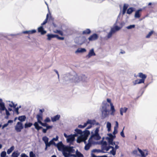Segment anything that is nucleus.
Returning a JSON list of instances; mask_svg holds the SVG:
<instances>
[{
  "label": "nucleus",
  "mask_w": 157,
  "mask_h": 157,
  "mask_svg": "<svg viewBox=\"0 0 157 157\" xmlns=\"http://www.w3.org/2000/svg\"><path fill=\"white\" fill-rule=\"evenodd\" d=\"M104 138V137H103L102 140L100 142L101 145V151L103 153H106L110 149L112 148V150L110 151V153L113 155H114L116 153V150L119 148V146H118L119 144V142L118 141L113 142V144L111 145L113 146L115 145V147L111 146H107V142L105 141H103Z\"/></svg>",
  "instance_id": "nucleus-1"
},
{
  "label": "nucleus",
  "mask_w": 157,
  "mask_h": 157,
  "mask_svg": "<svg viewBox=\"0 0 157 157\" xmlns=\"http://www.w3.org/2000/svg\"><path fill=\"white\" fill-rule=\"evenodd\" d=\"M62 154L64 157H70L74 156L75 157H82V155L79 152L78 150L75 151L73 147H72L67 146L62 151Z\"/></svg>",
  "instance_id": "nucleus-2"
},
{
  "label": "nucleus",
  "mask_w": 157,
  "mask_h": 157,
  "mask_svg": "<svg viewBox=\"0 0 157 157\" xmlns=\"http://www.w3.org/2000/svg\"><path fill=\"white\" fill-rule=\"evenodd\" d=\"M100 127L97 128L94 132H92V135L89 140L88 143L85 147V149L88 150L92 144H94L96 143V140H98L101 139L98 134Z\"/></svg>",
  "instance_id": "nucleus-3"
},
{
  "label": "nucleus",
  "mask_w": 157,
  "mask_h": 157,
  "mask_svg": "<svg viewBox=\"0 0 157 157\" xmlns=\"http://www.w3.org/2000/svg\"><path fill=\"white\" fill-rule=\"evenodd\" d=\"M75 131L78 135H79L77 139V142L78 143H80L82 141L85 142L90 134V131L87 130H86L82 132L81 130L76 128Z\"/></svg>",
  "instance_id": "nucleus-4"
},
{
  "label": "nucleus",
  "mask_w": 157,
  "mask_h": 157,
  "mask_svg": "<svg viewBox=\"0 0 157 157\" xmlns=\"http://www.w3.org/2000/svg\"><path fill=\"white\" fill-rule=\"evenodd\" d=\"M117 132V129L114 128L113 134L109 133L107 134V136L106 137V140L108 141L109 144H113V142L114 139L115 138V134Z\"/></svg>",
  "instance_id": "nucleus-5"
},
{
  "label": "nucleus",
  "mask_w": 157,
  "mask_h": 157,
  "mask_svg": "<svg viewBox=\"0 0 157 157\" xmlns=\"http://www.w3.org/2000/svg\"><path fill=\"white\" fill-rule=\"evenodd\" d=\"M68 77L70 80L75 82H79L81 81L80 76L76 75L74 76L69 75Z\"/></svg>",
  "instance_id": "nucleus-6"
},
{
  "label": "nucleus",
  "mask_w": 157,
  "mask_h": 157,
  "mask_svg": "<svg viewBox=\"0 0 157 157\" xmlns=\"http://www.w3.org/2000/svg\"><path fill=\"white\" fill-rule=\"evenodd\" d=\"M64 137L66 138V141L67 143H69L70 145L73 144V142L74 141L75 139L72 136H71V135H67L65 133L64 134Z\"/></svg>",
  "instance_id": "nucleus-7"
},
{
  "label": "nucleus",
  "mask_w": 157,
  "mask_h": 157,
  "mask_svg": "<svg viewBox=\"0 0 157 157\" xmlns=\"http://www.w3.org/2000/svg\"><path fill=\"white\" fill-rule=\"evenodd\" d=\"M23 128V126L22 122H18L15 126V129L17 132H20L21 130Z\"/></svg>",
  "instance_id": "nucleus-8"
},
{
  "label": "nucleus",
  "mask_w": 157,
  "mask_h": 157,
  "mask_svg": "<svg viewBox=\"0 0 157 157\" xmlns=\"http://www.w3.org/2000/svg\"><path fill=\"white\" fill-rule=\"evenodd\" d=\"M55 146L57 147L59 151H62L67 146H65L60 141L56 144Z\"/></svg>",
  "instance_id": "nucleus-9"
},
{
  "label": "nucleus",
  "mask_w": 157,
  "mask_h": 157,
  "mask_svg": "<svg viewBox=\"0 0 157 157\" xmlns=\"http://www.w3.org/2000/svg\"><path fill=\"white\" fill-rule=\"evenodd\" d=\"M138 150L140 154V157H146L148 154V151L146 150H142L139 148H138Z\"/></svg>",
  "instance_id": "nucleus-10"
},
{
  "label": "nucleus",
  "mask_w": 157,
  "mask_h": 157,
  "mask_svg": "<svg viewBox=\"0 0 157 157\" xmlns=\"http://www.w3.org/2000/svg\"><path fill=\"white\" fill-rule=\"evenodd\" d=\"M101 111L102 116L104 118L108 116L109 110L108 109H106L105 108H104V109L101 108Z\"/></svg>",
  "instance_id": "nucleus-11"
},
{
  "label": "nucleus",
  "mask_w": 157,
  "mask_h": 157,
  "mask_svg": "<svg viewBox=\"0 0 157 157\" xmlns=\"http://www.w3.org/2000/svg\"><path fill=\"white\" fill-rule=\"evenodd\" d=\"M117 21L116 23L114 24L113 26L112 27L111 29L112 31L114 33L120 30L121 29V27H119V26L117 25Z\"/></svg>",
  "instance_id": "nucleus-12"
},
{
  "label": "nucleus",
  "mask_w": 157,
  "mask_h": 157,
  "mask_svg": "<svg viewBox=\"0 0 157 157\" xmlns=\"http://www.w3.org/2000/svg\"><path fill=\"white\" fill-rule=\"evenodd\" d=\"M38 32L40 33L41 35H44L47 33V31L44 30L43 26L41 25L37 28Z\"/></svg>",
  "instance_id": "nucleus-13"
},
{
  "label": "nucleus",
  "mask_w": 157,
  "mask_h": 157,
  "mask_svg": "<svg viewBox=\"0 0 157 157\" xmlns=\"http://www.w3.org/2000/svg\"><path fill=\"white\" fill-rule=\"evenodd\" d=\"M138 76L141 78L140 79L144 83L145 80L147 78V75L142 73L140 72L138 74Z\"/></svg>",
  "instance_id": "nucleus-14"
},
{
  "label": "nucleus",
  "mask_w": 157,
  "mask_h": 157,
  "mask_svg": "<svg viewBox=\"0 0 157 157\" xmlns=\"http://www.w3.org/2000/svg\"><path fill=\"white\" fill-rule=\"evenodd\" d=\"M95 55V53L94 52L93 48L90 49L88 53V54L86 56V57L87 58H90L92 56H94Z\"/></svg>",
  "instance_id": "nucleus-15"
},
{
  "label": "nucleus",
  "mask_w": 157,
  "mask_h": 157,
  "mask_svg": "<svg viewBox=\"0 0 157 157\" xmlns=\"http://www.w3.org/2000/svg\"><path fill=\"white\" fill-rule=\"evenodd\" d=\"M98 38V35L96 33H94L90 36L88 38L89 41H93L95 40Z\"/></svg>",
  "instance_id": "nucleus-16"
},
{
  "label": "nucleus",
  "mask_w": 157,
  "mask_h": 157,
  "mask_svg": "<svg viewBox=\"0 0 157 157\" xmlns=\"http://www.w3.org/2000/svg\"><path fill=\"white\" fill-rule=\"evenodd\" d=\"M86 125L87 124H90L91 125H94V124H98V123H96V121L94 120H88L86 123H85Z\"/></svg>",
  "instance_id": "nucleus-17"
},
{
  "label": "nucleus",
  "mask_w": 157,
  "mask_h": 157,
  "mask_svg": "<svg viewBox=\"0 0 157 157\" xmlns=\"http://www.w3.org/2000/svg\"><path fill=\"white\" fill-rule=\"evenodd\" d=\"M46 36L47 37V40L48 41L51 40L52 38H53L56 37V35L52 34H48L46 35Z\"/></svg>",
  "instance_id": "nucleus-18"
},
{
  "label": "nucleus",
  "mask_w": 157,
  "mask_h": 157,
  "mask_svg": "<svg viewBox=\"0 0 157 157\" xmlns=\"http://www.w3.org/2000/svg\"><path fill=\"white\" fill-rule=\"evenodd\" d=\"M7 104L11 107L15 108L17 105V104L14 103L13 101H6Z\"/></svg>",
  "instance_id": "nucleus-19"
},
{
  "label": "nucleus",
  "mask_w": 157,
  "mask_h": 157,
  "mask_svg": "<svg viewBox=\"0 0 157 157\" xmlns=\"http://www.w3.org/2000/svg\"><path fill=\"white\" fill-rule=\"evenodd\" d=\"M6 109L4 103L2 99L0 98V110L4 111Z\"/></svg>",
  "instance_id": "nucleus-20"
},
{
  "label": "nucleus",
  "mask_w": 157,
  "mask_h": 157,
  "mask_svg": "<svg viewBox=\"0 0 157 157\" xmlns=\"http://www.w3.org/2000/svg\"><path fill=\"white\" fill-rule=\"evenodd\" d=\"M128 109V108L126 107H121L120 109V114L121 115L123 116V113H126Z\"/></svg>",
  "instance_id": "nucleus-21"
},
{
  "label": "nucleus",
  "mask_w": 157,
  "mask_h": 157,
  "mask_svg": "<svg viewBox=\"0 0 157 157\" xmlns=\"http://www.w3.org/2000/svg\"><path fill=\"white\" fill-rule=\"evenodd\" d=\"M36 32V31L35 29H33L30 30L24 31L22 32V33L24 34H30L35 33Z\"/></svg>",
  "instance_id": "nucleus-22"
},
{
  "label": "nucleus",
  "mask_w": 157,
  "mask_h": 157,
  "mask_svg": "<svg viewBox=\"0 0 157 157\" xmlns=\"http://www.w3.org/2000/svg\"><path fill=\"white\" fill-rule=\"evenodd\" d=\"M60 117V115H57L53 117H51V120L53 122H55L58 120Z\"/></svg>",
  "instance_id": "nucleus-23"
},
{
  "label": "nucleus",
  "mask_w": 157,
  "mask_h": 157,
  "mask_svg": "<svg viewBox=\"0 0 157 157\" xmlns=\"http://www.w3.org/2000/svg\"><path fill=\"white\" fill-rule=\"evenodd\" d=\"M86 51V50L84 48H78L75 52V53L76 54L78 53H81L85 52Z\"/></svg>",
  "instance_id": "nucleus-24"
},
{
  "label": "nucleus",
  "mask_w": 157,
  "mask_h": 157,
  "mask_svg": "<svg viewBox=\"0 0 157 157\" xmlns=\"http://www.w3.org/2000/svg\"><path fill=\"white\" fill-rule=\"evenodd\" d=\"M132 83L134 85H136L137 84L144 83L140 79H137L133 81Z\"/></svg>",
  "instance_id": "nucleus-25"
},
{
  "label": "nucleus",
  "mask_w": 157,
  "mask_h": 157,
  "mask_svg": "<svg viewBox=\"0 0 157 157\" xmlns=\"http://www.w3.org/2000/svg\"><path fill=\"white\" fill-rule=\"evenodd\" d=\"M17 119L20 121V122H21L25 121L26 117L24 115L20 116L18 117Z\"/></svg>",
  "instance_id": "nucleus-26"
},
{
  "label": "nucleus",
  "mask_w": 157,
  "mask_h": 157,
  "mask_svg": "<svg viewBox=\"0 0 157 157\" xmlns=\"http://www.w3.org/2000/svg\"><path fill=\"white\" fill-rule=\"evenodd\" d=\"M39 123L38 121H37L35 122L34 124V125L35 126V128L37 130H39L40 129L42 128V127L39 126Z\"/></svg>",
  "instance_id": "nucleus-27"
},
{
  "label": "nucleus",
  "mask_w": 157,
  "mask_h": 157,
  "mask_svg": "<svg viewBox=\"0 0 157 157\" xmlns=\"http://www.w3.org/2000/svg\"><path fill=\"white\" fill-rule=\"evenodd\" d=\"M36 118L37 120V121L39 123L40 122H41V120L43 119L42 118V114H39L37 115L36 116Z\"/></svg>",
  "instance_id": "nucleus-28"
},
{
  "label": "nucleus",
  "mask_w": 157,
  "mask_h": 157,
  "mask_svg": "<svg viewBox=\"0 0 157 157\" xmlns=\"http://www.w3.org/2000/svg\"><path fill=\"white\" fill-rule=\"evenodd\" d=\"M81 80L82 82H85L87 81V76L85 75H82L80 76Z\"/></svg>",
  "instance_id": "nucleus-29"
},
{
  "label": "nucleus",
  "mask_w": 157,
  "mask_h": 157,
  "mask_svg": "<svg viewBox=\"0 0 157 157\" xmlns=\"http://www.w3.org/2000/svg\"><path fill=\"white\" fill-rule=\"evenodd\" d=\"M106 127L107 129V131L109 132L111 130V124L110 122L109 121L106 123Z\"/></svg>",
  "instance_id": "nucleus-30"
},
{
  "label": "nucleus",
  "mask_w": 157,
  "mask_h": 157,
  "mask_svg": "<svg viewBox=\"0 0 157 157\" xmlns=\"http://www.w3.org/2000/svg\"><path fill=\"white\" fill-rule=\"evenodd\" d=\"M128 6V4H124V5L123 7V11H122V14H124L126 12Z\"/></svg>",
  "instance_id": "nucleus-31"
},
{
  "label": "nucleus",
  "mask_w": 157,
  "mask_h": 157,
  "mask_svg": "<svg viewBox=\"0 0 157 157\" xmlns=\"http://www.w3.org/2000/svg\"><path fill=\"white\" fill-rule=\"evenodd\" d=\"M109 107V105L105 101H104L102 102V109H104V108H105L106 109H107V108Z\"/></svg>",
  "instance_id": "nucleus-32"
},
{
  "label": "nucleus",
  "mask_w": 157,
  "mask_h": 157,
  "mask_svg": "<svg viewBox=\"0 0 157 157\" xmlns=\"http://www.w3.org/2000/svg\"><path fill=\"white\" fill-rule=\"evenodd\" d=\"M134 11V9L132 7L129 8L127 10V13L128 14H131L133 11Z\"/></svg>",
  "instance_id": "nucleus-33"
},
{
  "label": "nucleus",
  "mask_w": 157,
  "mask_h": 157,
  "mask_svg": "<svg viewBox=\"0 0 157 157\" xmlns=\"http://www.w3.org/2000/svg\"><path fill=\"white\" fill-rule=\"evenodd\" d=\"M110 107V111H111L110 114L114 116L115 114V112L116 110L115 109L114 106L111 107Z\"/></svg>",
  "instance_id": "nucleus-34"
},
{
  "label": "nucleus",
  "mask_w": 157,
  "mask_h": 157,
  "mask_svg": "<svg viewBox=\"0 0 157 157\" xmlns=\"http://www.w3.org/2000/svg\"><path fill=\"white\" fill-rule=\"evenodd\" d=\"M91 33V31L90 29H87L85 30L82 32V34H89Z\"/></svg>",
  "instance_id": "nucleus-35"
},
{
  "label": "nucleus",
  "mask_w": 157,
  "mask_h": 157,
  "mask_svg": "<svg viewBox=\"0 0 157 157\" xmlns=\"http://www.w3.org/2000/svg\"><path fill=\"white\" fill-rule=\"evenodd\" d=\"M48 138L46 136H44L42 138V140L44 142L45 144H47L48 143Z\"/></svg>",
  "instance_id": "nucleus-36"
},
{
  "label": "nucleus",
  "mask_w": 157,
  "mask_h": 157,
  "mask_svg": "<svg viewBox=\"0 0 157 157\" xmlns=\"http://www.w3.org/2000/svg\"><path fill=\"white\" fill-rule=\"evenodd\" d=\"M33 125V124L31 123H26L25 124V128H28L30 127Z\"/></svg>",
  "instance_id": "nucleus-37"
},
{
  "label": "nucleus",
  "mask_w": 157,
  "mask_h": 157,
  "mask_svg": "<svg viewBox=\"0 0 157 157\" xmlns=\"http://www.w3.org/2000/svg\"><path fill=\"white\" fill-rule=\"evenodd\" d=\"M52 144L54 145L55 146L56 145V144L54 142L53 140H51L49 142H48V143L47 145V146H51V145H52Z\"/></svg>",
  "instance_id": "nucleus-38"
},
{
  "label": "nucleus",
  "mask_w": 157,
  "mask_h": 157,
  "mask_svg": "<svg viewBox=\"0 0 157 157\" xmlns=\"http://www.w3.org/2000/svg\"><path fill=\"white\" fill-rule=\"evenodd\" d=\"M114 33L112 31V30L111 29L109 32L108 33L107 36V37L108 39L110 38L113 34Z\"/></svg>",
  "instance_id": "nucleus-39"
},
{
  "label": "nucleus",
  "mask_w": 157,
  "mask_h": 157,
  "mask_svg": "<svg viewBox=\"0 0 157 157\" xmlns=\"http://www.w3.org/2000/svg\"><path fill=\"white\" fill-rule=\"evenodd\" d=\"M14 147L12 146L7 151V153L8 154H10L14 150Z\"/></svg>",
  "instance_id": "nucleus-40"
},
{
  "label": "nucleus",
  "mask_w": 157,
  "mask_h": 157,
  "mask_svg": "<svg viewBox=\"0 0 157 157\" xmlns=\"http://www.w3.org/2000/svg\"><path fill=\"white\" fill-rule=\"evenodd\" d=\"M48 14H47V16H46V18L45 19V20L44 21V22L41 24V25L43 26V25H44L47 23V21H48Z\"/></svg>",
  "instance_id": "nucleus-41"
},
{
  "label": "nucleus",
  "mask_w": 157,
  "mask_h": 157,
  "mask_svg": "<svg viewBox=\"0 0 157 157\" xmlns=\"http://www.w3.org/2000/svg\"><path fill=\"white\" fill-rule=\"evenodd\" d=\"M140 10H138L136 11L135 14V17L136 18H139L140 16L139 13Z\"/></svg>",
  "instance_id": "nucleus-42"
},
{
  "label": "nucleus",
  "mask_w": 157,
  "mask_h": 157,
  "mask_svg": "<svg viewBox=\"0 0 157 157\" xmlns=\"http://www.w3.org/2000/svg\"><path fill=\"white\" fill-rule=\"evenodd\" d=\"M19 155V154L17 152H13L12 155V157H18V156Z\"/></svg>",
  "instance_id": "nucleus-43"
},
{
  "label": "nucleus",
  "mask_w": 157,
  "mask_h": 157,
  "mask_svg": "<svg viewBox=\"0 0 157 157\" xmlns=\"http://www.w3.org/2000/svg\"><path fill=\"white\" fill-rule=\"evenodd\" d=\"M107 102L110 104V107L114 106L113 103L111 102V100L109 98L106 99Z\"/></svg>",
  "instance_id": "nucleus-44"
},
{
  "label": "nucleus",
  "mask_w": 157,
  "mask_h": 157,
  "mask_svg": "<svg viewBox=\"0 0 157 157\" xmlns=\"http://www.w3.org/2000/svg\"><path fill=\"white\" fill-rule=\"evenodd\" d=\"M154 31H151L150 32H149L148 34L146 36V38H148L150 37L152 35V34L153 33Z\"/></svg>",
  "instance_id": "nucleus-45"
},
{
  "label": "nucleus",
  "mask_w": 157,
  "mask_h": 157,
  "mask_svg": "<svg viewBox=\"0 0 157 157\" xmlns=\"http://www.w3.org/2000/svg\"><path fill=\"white\" fill-rule=\"evenodd\" d=\"M135 25H131L129 26H127L126 27V29H134L135 27Z\"/></svg>",
  "instance_id": "nucleus-46"
},
{
  "label": "nucleus",
  "mask_w": 157,
  "mask_h": 157,
  "mask_svg": "<svg viewBox=\"0 0 157 157\" xmlns=\"http://www.w3.org/2000/svg\"><path fill=\"white\" fill-rule=\"evenodd\" d=\"M21 108V106L20 105L18 107L15 108V111L17 113V114H19L18 110L19 109Z\"/></svg>",
  "instance_id": "nucleus-47"
},
{
  "label": "nucleus",
  "mask_w": 157,
  "mask_h": 157,
  "mask_svg": "<svg viewBox=\"0 0 157 157\" xmlns=\"http://www.w3.org/2000/svg\"><path fill=\"white\" fill-rule=\"evenodd\" d=\"M30 157H36V155L33 151H30L29 153Z\"/></svg>",
  "instance_id": "nucleus-48"
},
{
  "label": "nucleus",
  "mask_w": 157,
  "mask_h": 157,
  "mask_svg": "<svg viewBox=\"0 0 157 157\" xmlns=\"http://www.w3.org/2000/svg\"><path fill=\"white\" fill-rule=\"evenodd\" d=\"M86 126V123H85L83 125H79L78 126V127L79 128H83L85 127Z\"/></svg>",
  "instance_id": "nucleus-49"
},
{
  "label": "nucleus",
  "mask_w": 157,
  "mask_h": 157,
  "mask_svg": "<svg viewBox=\"0 0 157 157\" xmlns=\"http://www.w3.org/2000/svg\"><path fill=\"white\" fill-rule=\"evenodd\" d=\"M6 155V152L3 151L1 152V157H5Z\"/></svg>",
  "instance_id": "nucleus-50"
},
{
  "label": "nucleus",
  "mask_w": 157,
  "mask_h": 157,
  "mask_svg": "<svg viewBox=\"0 0 157 157\" xmlns=\"http://www.w3.org/2000/svg\"><path fill=\"white\" fill-rule=\"evenodd\" d=\"M51 121L50 119L48 117H47L44 120V121L45 122H49Z\"/></svg>",
  "instance_id": "nucleus-51"
},
{
  "label": "nucleus",
  "mask_w": 157,
  "mask_h": 157,
  "mask_svg": "<svg viewBox=\"0 0 157 157\" xmlns=\"http://www.w3.org/2000/svg\"><path fill=\"white\" fill-rule=\"evenodd\" d=\"M124 128H123V130L121 132L120 134L123 137H125V136L123 132V130H124Z\"/></svg>",
  "instance_id": "nucleus-52"
},
{
  "label": "nucleus",
  "mask_w": 157,
  "mask_h": 157,
  "mask_svg": "<svg viewBox=\"0 0 157 157\" xmlns=\"http://www.w3.org/2000/svg\"><path fill=\"white\" fill-rule=\"evenodd\" d=\"M39 124H40L43 126L46 127V126L47 125V124L46 123H42V122H40L39 123Z\"/></svg>",
  "instance_id": "nucleus-53"
},
{
  "label": "nucleus",
  "mask_w": 157,
  "mask_h": 157,
  "mask_svg": "<svg viewBox=\"0 0 157 157\" xmlns=\"http://www.w3.org/2000/svg\"><path fill=\"white\" fill-rule=\"evenodd\" d=\"M125 23L124 22H121L120 24V26L119 27H121V29L122 28L124 25Z\"/></svg>",
  "instance_id": "nucleus-54"
},
{
  "label": "nucleus",
  "mask_w": 157,
  "mask_h": 157,
  "mask_svg": "<svg viewBox=\"0 0 157 157\" xmlns=\"http://www.w3.org/2000/svg\"><path fill=\"white\" fill-rule=\"evenodd\" d=\"M21 157H28V156L25 153H22L21 155Z\"/></svg>",
  "instance_id": "nucleus-55"
},
{
  "label": "nucleus",
  "mask_w": 157,
  "mask_h": 157,
  "mask_svg": "<svg viewBox=\"0 0 157 157\" xmlns=\"http://www.w3.org/2000/svg\"><path fill=\"white\" fill-rule=\"evenodd\" d=\"M59 137L58 136H56V138H53L52 140H53V141H57L58 140V139Z\"/></svg>",
  "instance_id": "nucleus-56"
},
{
  "label": "nucleus",
  "mask_w": 157,
  "mask_h": 157,
  "mask_svg": "<svg viewBox=\"0 0 157 157\" xmlns=\"http://www.w3.org/2000/svg\"><path fill=\"white\" fill-rule=\"evenodd\" d=\"M118 127V124L117 121H116V126L114 127V128H116L117 129Z\"/></svg>",
  "instance_id": "nucleus-57"
},
{
  "label": "nucleus",
  "mask_w": 157,
  "mask_h": 157,
  "mask_svg": "<svg viewBox=\"0 0 157 157\" xmlns=\"http://www.w3.org/2000/svg\"><path fill=\"white\" fill-rule=\"evenodd\" d=\"M46 127L47 129L48 130V129L52 128V126H49V125H47L46 126Z\"/></svg>",
  "instance_id": "nucleus-58"
},
{
  "label": "nucleus",
  "mask_w": 157,
  "mask_h": 157,
  "mask_svg": "<svg viewBox=\"0 0 157 157\" xmlns=\"http://www.w3.org/2000/svg\"><path fill=\"white\" fill-rule=\"evenodd\" d=\"M71 135L72 136L74 137V138L75 139V137L77 136L78 135L76 133H75L74 134H71Z\"/></svg>",
  "instance_id": "nucleus-59"
},
{
  "label": "nucleus",
  "mask_w": 157,
  "mask_h": 157,
  "mask_svg": "<svg viewBox=\"0 0 157 157\" xmlns=\"http://www.w3.org/2000/svg\"><path fill=\"white\" fill-rule=\"evenodd\" d=\"M5 110H6V114L7 116L9 115H10V113H9V112L6 109V108Z\"/></svg>",
  "instance_id": "nucleus-60"
},
{
  "label": "nucleus",
  "mask_w": 157,
  "mask_h": 157,
  "mask_svg": "<svg viewBox=\"0 0 157 157\" xmlns=\"http://www.w3.org/2000/svg\"><path fill=\"white\" fill-rule=\"evenodd\" d=\"M45 111L44 109H40V114H42Z\"/></svg>",
  "instance_id": "nucleus-61"
},
{
  "label": "nucleus",
  "mask_w": 157,
  "mask_h": 157,
  "mask_svg": "<svg viewBox=\"0 0 157 157\" xmlns=\"http://www.w3.org/2000/svg\"><path fill=\"white\" fill-rule=\"evenodd\" d=\"M8 124H8V123L5 124H4L2 127V129L7 127L8 125Z\"/></svg>",
  "instance_id": "nucleus-62"
},
{
  "label": "nucleus",
  "mask_w": 157,
  "mask_h": 157,
  "mask_svg": "<svg viewBox=\"0 0 157 157\" xmlns=\"http://www.w3.org/2000/svg\"><path fill=\"white\" fill-rule=\"evenodd\" d=\"M137 151L136 150H134L133 151V153L134 155H136L137 154Z\"/></svg>",
  "instance_id": "nucleus-63"
},
{
  "label": "nucleus",
  "mask_w": 157,
  "mask_h": 157,
  "mask_svg": "<svg viewBox=\"0 0 157 157\" xmlns=\"http://www.w3.org/2000/svg\"><path fill=\"white\" fill-rule=\"evenodd\" d=\"M91 157H107L106 156H97L94 155H92L91 156Z\"/></svg>",
  "instance_id": "nucleus-64"
}]
</instances>
